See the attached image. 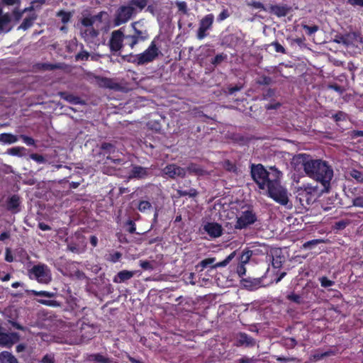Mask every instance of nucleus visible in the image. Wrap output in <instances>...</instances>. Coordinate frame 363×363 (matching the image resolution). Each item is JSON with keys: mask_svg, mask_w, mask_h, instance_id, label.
Returning <instances> with one entry per match:
<instances>
[{"mask_svg": "<svg viewBox=\"0 0 363 363\" xmlns=\"http://www.w3.org/2000/svg\"><path fill=\"white\" fill-rule=\"evenodd\" d=\"M18 137L11 133H4L0 134V143L4 144H13L18 141Z\"/></svg>", "mask_w": 363, "mask_h": 363, "instance_id": "obj_28", "label": "nucleus"}, {"mask_svg": "<svg viewBox=\"0 0 363 363\" xmlns=\"http://www.w3.org/2000/svg\"><path fill=\"white\" fill-rule=\"evenodd\" d=\"M89 359L99 363H111V359L101 353L92 354L89 356Z\"/></svg>", "mask_w": 363, "mask_h": 363, "instance_id": "obj_30", "label": "nucleus"}, {"mask_svg": "<svg viewBox=\"0 0 363 363\" xmlns=\"http://www.w3.org/2000/svg\"><path fill=\"white\" fill-rule=\"evenodd\" d=\"M252 255V250H243L242 254L240 255V257L239 259H240L239 263H242V264H247L250 261Z\"/></svg>", "mask_w": 363, "mask_h": 363, "instance_id": "obj_41", "label": "nucleus"}, {"mask_svg": "<svg viewBox=\"0 0 363 363\" xmlns=\"http://www.w3.org/2000/svg\"><path fill=\"white\" fill-rule=\"evenodd\" d=\"M272 172H269L262 164L251 165V176L255 182L258 185L259 188L264 190L269 185L272 177V172L274 170H277L275 168H271Z\"/></svg>", "mask_w": 363, "mask_h": 363, "instance_id": "obj_4", "label": "nucleus"}, {"mask_svg": "<svg viewBox=\"0 0 363 363\" xmlns=\"http://www.w3.org/2000/svg\"><path fill=\"white\" fill-rule=\"evenodd\" d=\"M203 230L212 238H217L222 235L223 228L221 225L215 222H208L203 225Z\"/></svg>", "mask_w": 363, "mask_h": 363, "instance_id": "obj_17", "label": "nucleus"}, {"mask_svg": "<svg viewBox=\"0 0 363 363\" xmlns=\"http://www.w3.org/2000/svg\"><path fill=\"white\" fill-rule=\"evenodd\" d=\"M28 276L40 284H48L52 279L50 269L45 264L34 265L28 270Z\"/></svg>", "mask_w": 363, "mask_h": 363, "instance_id": "obj_6", "label": "nucleus"}, {"mask_svg": "<svg viewBox=\"0 0 363 363\" xmlns=\"http://www.w3.org/2000/svg\"><path fill=\"white\" fill-rule=\"evenodd\" d=\"M21 203L20 196L18 194H13L6 201V209L13 214H16L21 211Z\"/></svg>", "mask_w": 363, "mask_h": 363, "instance_id": "obj_15", "label": "nucleus"}, {"mask_svg": "<svg viewBox=\"0 0 363 363\" xmlns=\"http://www.w3.org/2000/svg\"><path fill=\"white\" fill-rule=\"evenodd\" d=\"M272 264L273 267L276 268V269L281 268L282 266L281 257L277 256V257H274V256H272Z\"/></svg>", "mask_w": 363, "mask_h": 363, "instance_id": "obj_60", "label": "nucleus"}, {"mask_svg": "<svg viewBox=\"0 0 363 363\" xmlns=\"http://www.w3.org/2000/svg\"><path fill=\"white\" fill-rule=\"evenodd\" d=\"M350 176L358 182H363V173L357 169H352L350 172Z\"/></svg>", "mask_w": 363, "mask_h": 363, "instance_id": "obj_54", "label": "nucleus"}, {"mask_svg": "<svg viewBox=\"0 0 363 363\" xmlns=\"http://www.w3.org/2000/svg\"><path fill=\"white\" fill-rule=\"evenodd\" d=\"M272 82V78L266 75L262 76L257 81V84L260 85H269Z\"/></svg>", "mask_w": 363, "mask_h": 363, "instance_id": "obj_61", "label": "nucleus"}, {"mask_svg": "<svg viewBox=\"0 0 363 363\" xmlns=\"http://www.w3.org/2000/svg\"><path fill=\"white\" fill-rule=\"evenodd\" d=\"M272 174L273 179L267 186L268 195L280 205L287 206L289 201L288 192L286 188L283 187L280 183L281 172L278 170H274Z\"/></svg>", "mask_w": 363, "mask_h": 363, "instance_id": "obj_2", "label": "nucleus"}, {"mask_svg": "<svg viewBox=\"0 0 363 363\" xmlns=\"http://www.w3.org/2000/svg\"><path fill=\"white\" fill-rule=\"evenodd\" d=\"M160 50L156 43V38L153 39L148 48L142 53L136 55L137 65H144L153 62L160 55Z\"/></svg>", "mask_w": 363, "mask_h": 363, "instance_id": "obj_7", "label": "nucleus"}, {"mask_svg": "<svg viewBox=\"0 0 363 363\" xmlns=\"http://www.w3.org/2000/svg\"><path fill=\"white\" fill-rule=\"evenodd\" d=\"M238 345L252 346L255 343L254 339L245 333H240L238 335Z\"/></svg>", "mask_w": 363, "mask_h": 363, "instance_id": "obj_24", "label": "nucleus"}, {"mask_svg": "<svg viewBox=\"0 0 363 363\" xmlns=\"http://www.w3.org/2000/svg\"><path fill=\"white\" fill-rule=\"evenodd\" d=\"M135 14V9L134 7L128 6V4L119 6L114 15V26H119L127 23Z\"/></svg>", "mask_w": 363, "mask_h": 363, "instance_id": "obj_9", "label": "nucleus"}, {"mask_svg": "<svg viewBox=\"0 0 363 363\" xmlns=\"http://www.w3.org/2000/svg\"><path fill=\"white\" fill-rule=\"evenodd\" d=\"M286 299L297 304H301L303 303L302 297L300 295L293 292L286 296Z\"/></svg>", "mask_w": 363, "mask_h": 363, "instance_id": "obj_47", "label": "nucleus"}, {"mask_svg": "<svg viewBox=\"0 0 363 363\" xmlns=\"http://www.w3.org/2000/svg\"><path fill=\"white\" fill-rule=\"evenodd\" d=\"M337 39L335 41L338 43H342L347 46L355 45L359 41V35L356 32H351L340 36H336Z\"/></svg>", "mask_w": 363, "mask_h": 363, "instance_id": "obj_16", "label": "nucleus"}, {"mask_svg": "<svg viewBox=\"0 0 363 363\" xmlns=\"http://www.w3.org/2000/svg\"><path fill=\"white\" fill-rule=\"evenodd\" d=\"M257 220L256 213L253 210L247 209L242 211L239 217H237L234 228L236 230L245 229L248 226L254 224Z\"/></svg>", "mask_w": 363, "mask_h": 363, "instance_id": "obj_10", "label": "nucleus"}, {"mask_svg": "<svg viewBox=\"0 0 363 363\" xmlns=\"http://www.w3.org/2000/svg\"><path fill=\"white\" fill-rule=\"evenodd\" d=\"M29 293L33 296H42L45 298H53L55 296V294L53 292H50L47 291H35V290H30Z\"/></svg>", "mask_w": 363, "mask_h": 363, "instance_id": "obj_36", "label": "nucleus"}, {"mask_svg": "<svg viewBox=\"0 0 363 363\" xmlns=\"http://www.w3.org/2000/svg\"><path fill=\"white\" fill-rule=\"evenodd\" d=\"M223 167L226 171L229 172H238V167L236 164L229 160H226L223 162Z\"/></svg>", "mask_w": 363, "mask_h": 363, "instance_id": "obj_33", "label": "nucleus"}, {"mask_svg": "<svg viewBox=\"0 0 363 363\" xmlns=\"http://www.w3.org/2000/svg\"><path fill=\"white\" fill-rule=\"evenodd\" d=\"M135 274L133 271L122 270L113 277L114 283H122L130 279Z\"/></svg>", "mask_w": 363, "mask_h": 363, "instance_id": "obj_22", "label": "nucleus"}, {"mask_svg": "<svg viewBox=\"0 0 363 363\" xmlns=\"http://www.w3.org/2000/svg\"><path fill=\"white\" fill-rule=\"evenodd\" d=\"M89 56V53L87 51L83 50L75 55V60L77 61H86L88 60Z\"/></svg>", "mask_w": 363, "mask_h": 363, "instance_id": "obj_53", "label": "nucleus"}, {"mask_svg": "<svg viewBox=\"0 0 363 363\" xmlns=\"http://www.w3.org/2000/svg\"><path fill=\"white\" fill-rule=\"evenodd\" d=\"M230 16V13L228 9H224L217 16V21L221 22L225 20L227 18Z\"/></svg>", "mask_w": 363, "mask_h": 363, "instance_id": "obj_63", "label": "nucleus"}, {"mask_svg": "<svg viewBox=\"0 0 363 363\" xmlns=\"http://www.w3.org/2000/svg\"><path fill=\"white\" fill-rule=\"evenodd\" d=\"M320 286L323 288H328L333 286L335 284V281L330 280L327 277H321L318 279Z\"/></svg>", "mask_w": 363, "mask_h": 363, "instance_id": "obj_49", "label": "nucleus"}, {"mask_svg": "<svg viewBox=\"0 0 363 363\" xmlns=\"http://www.w3.org/2000/svg\"><path fill=\"white\" fill-rule=\"evenodd\" d=\"M324 242L325 240L323 239H314L304 242L302 247L303 249H312L314 246Z\"/></svg>", "mask_w": 363, "mask_h": 363, "instance_id": "obj_42", "label": "nucleus"}, {"mask_svg": "<svg viewBox=\"0 0 363 363\" xmlns=\"http://www.w3.org/2000/svg\"><path fill=\"white\" fill-rule=\"evenodd\" d=\"M26 150L24 147H13L8 149L7 153L12 156L22 157L23 152Z\"/></svg>", "mask_w": 363, "mask_h": 363, "instance_id": "obj_40", "label": "nucleus"}, {"mask_svg": "<svg viewBox=\"0 0 363 363\" xmlns=\"http://www.w3.org/2000/svg\"><path fill=\"white\" fill-rule=\"evenodd\" d=\"M140 266L145 270L152 271L154 269L153 264L147 260H140Z\"/></svg>", "mask_w": 363, "mask_h": 363, "instance_id": "obj_59", "label": "nucleus"}, {"mask_svg": "<svg viewBox=\"0 0 363 363\" xmlns=\"http://www.w3.org/2000/svg\"><path fill=\"white\" fill-rule=\"evenodd\" d=\"M261 279H243L242 284L243 286L249 291H255L262 286Z\"/></svg>", "mask_w": 363, "mask_h": 363, "instance_id": "obj_21", "label": "nucleus"}, {"mask_svg": "<svg viewBox=\"0 0 363 363\" xmlns=\"http://www.w3.org/2000/svg\"><path fill=\"white\" fill-rule=\"evenodd\" d=\"M30 158L33 160L35 161L38 164H43L46 162L45 158L42 155L38 153H32L30 155Z\"/></svg>", "mask_w": 363, "mask_h": 363, "instance_id": "obj_57", "label": "nucleus"}, {"mask_svg": "<svg viewBox=\"0 0 363 363\" xmlns=\"http://www.w3.org/2000/svg\"><path fill=\"white\" fill-rule=\"evenodd\" d=\"M125 35L123 33V28L113 30L109 40V47L111 51L118 52L123 45V41L125 43Z\"/></svg>", "mask_w": 363, "mask_h": 363, "instance_id": "obj_12", "label": "nucleus"}, {"mask_svg": "<svg viewBox=\"0 0 363 363\" xmlns=\"http://www.w3.org/2000/svg\"><path fill=\"white\" fill-rule=\"evenodd\" d=\"M235 251L231 252L224 260H223L222 262L215 263L213 267L215 269H216L218 267H223L227 266L230 263V262L235 257Z\"/></svg>", "mask_w": 363, "mask_h": 363, "instance_id": "obj_35", "label": "nucleus"}, {"mask_svg": "<svg viewBox=\"0 0 363 363\" xmlns=\"http://www.w3.org/2000/svg\"><path fill=\"white\" fill-rule=\"evenodd\" d=\"M87 318H83L77 322L79 327V337L75 340L76 344H80L88 342L94 337L96 333V328L94 324L86 323Z\"/></svg>", "mask_w": 363, "mask_h": 363, "instance_id": "obj_8", "label": "nucleus"}, {"mask_svg": "<svg viewBox=\"0 0 363 363\" xmlns=\"http://www.w3.org/2000/svg\"><path fill=\"white\" fill-rule=\"evenodd\" d=\"M10 21L11 18L9 16V14H4L0 16V32L9 30L8 26L9 25Z\"/></svg>", "mask_w": 363, "mask_h": 363, "instance_id": "obj_32", "label": "nucleus"}, {"mask_svg": "<svg viewBox=\"0 0 363 363\" xmlns=\"http://www.w3.org/2000/svg\"><path fill=\"white\" fill-rule=\"evenodd\" d=\"M81 23L86 28L92 27L94 22L92 16L84 17L81 20Z\"/></svg>", "mask_w": 363, "mask_h": 363, "instance_id": "obj_56", "label": "nucleus"}, {"mask_svg": "<svg viewBox=\"0 0 363 363\" xmlns=\"http://www.w3.org/2000/svg\"><path fill=\"white\" fill-rule=\"evenodd\" d=\"M216 262V257H209L201 260L196 265V269L202 272L206 268L215 269L213 266Z\"/></svg>", "mask_w": 363, "mask_h": 363, "instance_id": "obj_25", "label": "nucleus"}, {"mask_svg": "<svg viewBox=\"0 0 363 363\" xmlns=\"http://www.w3.org/2000/svg\"><path fill=\"white\" fill-rule=\"evenodd\" d=\"M149 175V169L139 165L132 164V168L129 172L128 179H142Z\"/></svg>", "mask_w": 363, "mask_h": 363, "instance_id": "obj_18", "label": "nucleus"}, {"mask_svg": "<svg viewBox=\"0 0 363 363\" xmlns=\"http://www.w3.org/2000/svg\"><path fill=\"white\" fill-rule=\"evenodd\" d=\"M20 340V336L17 333H6L1 332L0 328V345L7 347H11L13 345L18 342Z\"/></svg>", "mask_w": 363, "mask_h": 363, "instance_id": "obj_14", "label": "nucleus"}, {"mask_svg": "<svg viewBox=\"0 0 363 363\" xmlns=\"http://www.w3.org/2000/svg\"><path fill=\"white\" fill-rule=\"evenodd\" d=\"M99 34V30L95 29L93 26L86 28L82 32V36L86 42H93Z\"/></svg>", "mask_w": 363, "mask_h": 363, "instance_id": "obj_23", "label": "nucleus"}, {"mask_svg": "<svg viewBox=\"0 0 363 363\" xmlns=\"http://www.w3.org/2000/svg\"><path fill=\"white\" fill-rule=\"evenodd\" d=\"M101 150H103L105 154H111L116 151V147L112 143H103L101 145Z\"/></svg>", "mask_w": 363, "mask_h": 363, "instance_id": "obj_44", "label": "nucleus"}, {"mask_svg": "<svg viewBox=\"0 0 363 363\" xmlns=\"http://www.w3.org/2000/svg\"><path fill=\"white\" fill-rule=\"evenodd\" d=\"M228 56L226 54L220 53L216 55L214 58L211 60V64L214 66H217L220 64L222 62L227 59Z\"/></svg>", "mask_w": 363, "mask_h": 363, "instance_id": "obj_48", "label": "nucleus"}, {"mask_svg": "<svg viewBox=\"0 0 363 363\" xmlns=\"http://www.w3.org/2000/svg\"><path fill=\"white\" fill-rule=\"evenodd\" d=\"M331 118L335 122L337 123L340 121H345L348 118V115L344 111H338L337 113L333 114Z\"/></svg>", "mask_w": 363, "mask_h": 363, "instance_id": "obj_39", "label": "nucleus"}, {"mask_svg": "<svg viewBox=\"0 0 363 363\" xmlns=\"http://www.w3.org/2000/svg\"><path fill=\"white\" fill-rule=\"evenodd\" d=\"M302 28L306 31V33L308 35H312L313 33L317 32L319 29V27L316 25H313V26L302 25Z\"/></svg>", "mask_w": 363, "mask_h": 363, "instance_id": "obj_51", "label": "nucleus"}, {"mask_svg": "<svg viewBox=\"0 0 363 363\" xmlns=\"http://www.w3.org/2000/svg\"><path fill=\"white\" fill-rule=\"evenodd\" d=\"M177 194L178 197L188 196L189 197L194 198L197 196L198 191L194 188H189L188 190L177 189Z\"/></svg>", "mask_w": 363, "mask_h": 363, "instance_id": "obj_31", "label": "nucleus"}, {"mask_svg": "<svg viewBox=\"0 0 363 363\" xmlns=\"http://www.w3.org/2000/svg\"><path fill=\"white\" fill-rule=\"evenodd\" d=\"M317 194L318 186H313L310 184L304 185L297 189L296 199L301 206L307 208L315 201Z\"/></svg>", "mask_w": 363, "mask_h": 363, "instance_id": "obj_5", "label": "nucleus"}, {"mask_svg": "<svg viewBox=\"0 0 363 363\" xmlns=\"http://www.w3.org/2000/svg\"><path fill=\"white\" fill-rule=\"evenodd\" d=\"M125 225L128 226V228L126 230L129 233L133 234L135 233L136 225H135V222L133 220H131V219L128 220L127 222L125 223Z\"/></svg>", "mask_w": 363, "mask_h": 363, "instance_id": "obj_58", "label": "nucleus"}, {"mask_svg": "<svg viewBox=\"0 0 363 363\" xmlns=\"http://www.w3.org/2000/svg\"><path fill=\"white\" fill-rule=\"evenodd\" d=\"M350 222L347 220H341L337 222H335L333 228V230H344L348 225Z\"/></svg>", "mask_w": 363, "mask_h": 363, "instance_id": "obj_50", "label": "nucleus"}, {"mask_svg": "<svg viewBox=\"0 0 363 363\" xmlns=\"http://www.w3.org/2000/svg\"><path fill=\"white\" fill-rule=\"evenodd\" d=\"M214 21L213 13L206 15L199 22V26L196 33V38L203 40L208 35L207 31L211 30Z\"/></svg>", "mask_w": 363, "mask_h": 363, "instance_id": "obj_11", "label": "nucleus"}, {"mask_svg": "<svg viewBox=\"0 0 363 363\" xmlns=\"http://www.w3.org/2000/svg\"><path fill=\"white\" fill-rule=\"evenodd\" d=\"M1 363H18L17 359L9 352L3 351L0 353Z\"/></svg>", "mask_w": 363, "mask_h": 363, "instance_id": "obj_29", "label": "nucleus"}, {"mask_svg": "<svg viewBox=\"0 0 363 363\" xmlns=\"http://www.w3.org/2000/svg\"><path fill=\"white\" fill-rule=\"evenodd\" d=\"M152 208L151 203L148 201H140L138 208L141 213H147Z\"/></svg>", "mask_w": 363, "mask_h": 363, "instance_id": "obj_38", "label": "nucleus"}, {"mask_svg": "<svg viewBox=\"0 0 363 363\" xmlns=\"http://www.w3.org/2000/svg\"><path fill=\"white\" fill-rule=\"evenodd\" d=\"M121 257L122 253L116 251L109 255L108 260L110 261L111 262L116 263L121 259Z\"/></svg>", "mask_w": 363, "mask_h": 363, "instance_id": "obj_55", "label": "nucleus"}, {"mask_svg": "<svg viewBox=\"0 0 363 363\" xmlns=\"http://www.w3.org/2000/svg\"><path fill=\"white\" fill-rule=\"evenodd\" d=\"M291 164L296 169L302 167L308 177L320 183L326 191L329 190L333 169L326 161L314 160L308 154L300 153L293 157Z\"/></svg>", "mask_w": 363, "mask_h": 363, "instance_id": "obj_1", "label": "nucleus"}, {"mask_svg": "<svg viewBox=\"0 0 363 363\" xmlns=\"http://www.w3.org/2000/svg\"><path fill=\"white\" fill-rule=\"evenodd\" d=\"M246 4L247 6L252 7L253 9H261L265 11H268V9H266L262 3L255 0L247 1Z\"/></svg>", "mask_w": 363, "mask_h": 363, "instance_id": "obj_43", "label": "nucleus"}, {"mask_svg": "<svg viewBox=\"0 0 363 363\" xmlns=\"http://www.w3.org/2000/svg\"><path fill=\"white\" fill-rule=\"evenodd\" d=\"M36 301L47 306L57 307L60 306V303L55 300L38 298Z\"/></svg>", "mask_w": 363, "mask_h": 363, "instance_id": "obj_45", "label": "nucleus"}, {"mask_svg": "<svg viewBox=\"0 0 363 363\" xmlns=\"http://www.w3.org/2000/svg\"><path fill=\"white\" fill-rule=\"evenodd\" d=\"M19 138H21L23 141V143H25L28 146H33V147L37 146L36 143H35V140L30 136H28L26 135H20Z\"/></svg>", "mask_w": 363, "mask_h": 363, "instance_id": "obj_52", "label": "nucleus"}, {"mask_svg": "<svg viewBox=\"0 0 363 363\" xmlns=\"http://www.w3.org/2000/svg\"><path fill=\"white\" fill-rule=\"evenodd\" d=\"M59 96L61 99L67 101L68 103L73 105H84L85 104V101L82 99L79 96L74 95L67 91H60L59 92Z\"/></svg>", "mask_w": 363, "mask_h": 363, "instance_id": "obj_20", "label": "nucleus"}, {"mask_svg": "<svg viewBox=\"0 0 363 363\" xmlns=\"http://www.w3.org/2000/svg\"><path fill=\"white\" fill-rule=\"evenodd\" d=\"M36 19L37 15L35 13H31L29 16L26 17L23 20V22L18 27V29H22L23 30H28L33 25V23Z\"/></svg>", "mask_w": 363, "mask_h": 363, "instance_id": "obj_27", "label": "nucleus"}, {"mask_svg": "<svg viewBox=\"0 0 363 363\" xmlns=\"http://www.w3.org/2000/svg\"><path fill=\"white\" fill-rule=\"evenodd\" d=\"M148 0H130L128 2V6H131L133 7H136L142 11L145 9L147 4Z\"/></svg>", "mask_w": 363, "mask_h": 363, "instance_id": "obj_34", "label": "nucleus"}, {"mask_svg": "<svg viewBox=\"0 0 363 363\" xmlns=\"http://www.w3.org/2000/svg\"><path fill=\"white\" fill-rule=\"evenodd\" d=\"M130 26L132 32L125 35V45L133 49L137 44L147 40L150 35L140 21L133 22Z\"/></svg>", "mask_w": 363, "mask_h": 363, "instance_id": "obj_3", "label": "nucleus"}, {"mask_svg": "<svg viewBox=\"0 0 363 363\" xmlns=\"http://www.w3.org/2000/svg\"><path fill=\"white\" fill-rule=\"evenodd\" d=\"M271 45L274 48V50L277 52L286 54L285 48L277 41L272 42Z\"/></svg>", "mask_w": 363, "mask_h": 363, "instance_id": "obj_62", "label": "nucleus"}, {"mask_svg": "<svg viewBox=\"0 0 363 363\" xmlns=\"http://www.w3.org/2000/svg\"><path fill=\"white\" fill-rule=\"evenodd\" d=\"M185 169L186 172H188L189 174L196 176H202L204 174V170L202 167L193 162L189 163Z\"/></svg>", "mask_w": 363, "mask_h": 363, "instance_id": "obj_26", "label": "nucleus"}, {"mask_svg": "<svg viewBox=\"0 0 363 363\" xmlns=\"http://www.w3.org/2000/svg\"><path fill=\"white\" fill-rule=\"evenodd\" d=\"M284 345L287 349H293L297 345V341L294 337H285L283 339Z\"/></svg>", "mask_w": 363, "mask_h": 363, "instance_id": "obj_46", "label": "nucleus"}, {"mask_svg": "<svg viewBox=\"0 0 363 363\" xmlns=\"http://www.w3.org/2000/svg\"><path fill=\"white\" fill-rule=\"evenodd\" d=\"M57 16L60 17L61 21L64 24H66L70 21V19L72 16V14L69 11H65L64 10H60L57 13Z\"/></svg>", "mask_w": 363, "mask_h": 363, "instance_id": "obj_37", "label": "nucleus"}, {"mask_svg": "<svg viewBox=\"0 0 363 363\" xmlns=\"http://www.w3.org/2000/svg\"><path fill=\"white\" fill-rule=\"evenodd\" d=\"M162 173L168 178L174 179L177 177L184 178L186 176V169L175 164H169L164 167Z\"/></svg>", "mask_w": 363, "mask_h": 363, "instance_id": "obj_13", "label": "nucleus"}, {"mask_svg": "<svg viewBox=\"0 0 363 363\" xmlns=\"http://www.w3.org/2000/svg\"><path fill=\"white\" fill-rule=\"evenodd\" d=\"M291 11V7L287 4L284 5H270L268 11L270 13L277 16L279 18L285 17Z\"/></svg>", "mask_w": 363, "mask_h": 363, "instance_id": "obj_19", "label": "nucleus"}, {"mask_svg": "<svg viewBox=\"0 0 363 363\" xmlns=\"http://www.w3.org/2000/svg\"><path fill=\"white\" fill-rule=\"evenodd\" d=\"M352 206L363 208V196H357L352 199Z\"/></svg>", "mask_w": 363, "mask_h": 363, "instance_id": "obj_64", "label": "nucleus"}]
</instances>
